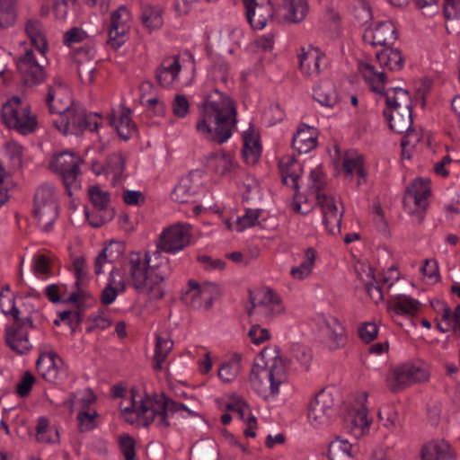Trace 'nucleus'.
Here are the masks:
<instances>
[{
	"label": "nucleus",
	"instance_id": "obj_55",
	"mask_svg": "<svg viewBox=\"0 0 460 460\" xmlns=\"http://www.w3.org/2000/svg\"><path fill=\"white\" fill-rule=\"evenodd\" d=\"M98 414L96 411L89 413L86 411H79L76 419L79 422L81 431H88L93 429L96 426V418Z\"/></svg>",
	"mask_w": 460,
	"mask_h": 460
},
{
	"label": "nucleus",
	"instance_id": "obj_20",
	"mask_svg": "<svg viewBox=\"0 0 460 460\" xmlns=\"http://www.w3.org/2000/svg\"><path fill=\"white\" fill-rule=\"evenodd\" d=\"M63 364L62 358L55 351L41 352L36 361V369L44 380L53 383Z\"/></svg>",
	"mask_w": 460,
	"mask_h": 460
},
{
	"label": "nucleus",
	"instance_id": "obj_36",
	"mask_svg": "<svg viewBox=\"0 0 460 460\" xmlns=\"http://www.w3.org/2000/svg\"><path fill=\"white\" fill-rule=\"evenodd\" d=\"M428 199L429 198L426 197H418L416 194L404 193L402 199L404 209L407 210L410 215H416L419 223H421L424 219V215L429 206Z\"/></svg>",
	"mask_w": 460,
	"mask_h": 460
},
{
	"label": "nucleus",
	"instance_id": "obj_17",
	"mask_svg": "<svg viewBox=\"0 0 460 460\" xmlns=\"http://www.w3.org/2000/svg\"><path fill=\"white\" fill-rule=\"evenodd\" d=\"M332 399L323 392L318 393L309 403L308 419L315 425L324 424L332 412Z\"/></svg>",
	"mask_w": 460,
	"mask_h": 460
},
{
	"label": "nucleus",
	"instance_id": "obj_64",
	"mask_svg": "<svg viewBox=\"0 0 460 460\" xmlns=\"http://www.w3.org/2000/svg\"><path fill=\"white\" fill-rule=\"evenodd\" d=\"M33 270L36 274L48 275L50 272V261L44 255L35 256L33 263Z\"/></svg>",
	"mask_w": 460,
	"mask_h": 460
},
{
	"label": "nucleus",
	"instance_id": "obj_61",
	"mask_svg": "<svg viewBox=\"0 0 460 460\" xmlns=\"http://www.w3.org/2000/svg\"><path fill=\"white\" fill-rule=\"evenodd\" d=\"M161 413V408L155 404V401L151 404H148L147 411L146 412H140L142 416L143 424L148 427L155 420H159V414ZM158 421H156L157 423Z\"/></svg>",
	"mask_w": 460,
	"mask_h": 460
},
{
	"label": "nucleus",
	"instance_id": "obj_30",
	"mask_svg": "<svg viewBox=\"0 0 460 460\" xmlns=\"http://www.w3.org/2000/svg\"><path fill=\"white\" fill-rule=\"evenodd\" d=\"M243 140L242 153L245 162L249 164H255L259 161L261 153L259 137L253 131H246L243 133Z\"/></svg>",
	"mask_w": 460,
	"mask_h": 460
},
{
	"label": "nucleus",
	"instance_id": "obj_41",
	"mask_svg": "<svg viewBox=\"0 0 460 460\" xmlns=\"http://www.w3.org/2000/svg\"><path fill=\"white\" fill-rule=\"evenodd\" d=\"M314 98L320 104L327 107H332L337 102L336 91L330 83L318 84L314 89Z\"/></svg>",
	"mask_w": 460,
	"mask_h": 460
},
{
	"label": "nucleus",
	"instance_id": "obj_9",
	"mask_svg": "<svg viewBox=\"0 0 460 460\" xmlns=\"http://www.w3.org/2000/svg\"><path fill=\"white\" fill-rule=\"evenodd\" d=\"M5 315L13 319L12 325L5 328V342L7 346L18 354H25L31 350L32 344L29 340L28 332H24L25 320L20 317V310L13 304L9 311L3 309Z\"/></svg>",
	"mask_w": 460,
	"mask_h": 460
},
{
	"label": "nucleus",
	"instance_id": "obj_19",
	"mask_svg": "<svg viewBox=\"0 0 460 460\" xmlns=\"http://www.w3.org/2000/svg\"><path fill=\"white\" fill-rule=\"evenodd\" d=\"M317 203L323 214V224L331 234L340 233L343 211L338 212L334 199L325 194H318Z\"/></svg>",
	"mask_w": 460,
	"mask_h": 460
},
{
	"label": "nucleus",
	"instance_id": "obj_2",
	"mask_svg": "<svg viewBox=\"0 0 460 460\" xmlns=\"http://www.w3.org/2000/svg\"><path fill=\"white\" fill-rule=\"evenodd\" d=\"M125 267L129 283L139 294L148 295L152 299L164 297L161 284L164 278L158 266L150 265L148 253L143 258L138 252H131Z\"/></svg>",
	"mask_w": 460,
	"mask_h": 460
},
{
	"label": "nucleus",
	"instance_id": "obj_37",
	"mask_svg": "<svg viewBox=\"0 0 460 460\" xmlns=\"http://www.w3.org/2000/svg\"><path fill=\"white\" fill-rule=\"evenodd\" d=\"M195 190L192 179L190 176L182 177L172 192V199L178 203L193 201Z\"/></svg>",
	"mask_w": 460,
	"mask_h": 460
},
{
	"label": "nucleus",
	"instance_id": "obj_12",
	"mask_svg": "<svg viewBox=\"0 0 460 460\" xmlns=\"http://www.w3.org/2000/svg\"><path fill=\"white\" fill-rule=\"evenodd\" d=\"M42 64L43 60L39 62L32 49L26 50L24 55L19 58L17 69L25 85L32 86L45 81L46 73Z\"/></svg>",
	"mask_w": 460,
	"mask_h": 460
},
{
	"label": "nucleus",
	"instance_id": "obj_1",
	"mask_svg": "<svg viewBox=\"0 0 460 460\" xmlns=\"http://www.w3.org/2000/svg\"><path fill=\"white\" fill-rule=\"evenodd\" d=\"M199 119L196 129L208 140L223 144L232 136L237 111L232 99L215 89L199 104Z\"/></svg>",
	"mask_w": 460,
	"mask_h": 460
},
{
	"label": "nucleus",
	"instance_id": "obj_46",
	"mask_svg": "<svg viewBox=\"0 0 460 460\" xmlns=\"http://www.w3.org/2000/svg\"><path fill=\"white\" fill-rule=\"evenodd\" d=\"M208 161L214 166L215 171L219 174L226 173L232 165V155L225 152L212 153Z\"/></svg>",
	"mask_w": 460,
	"mask_h": 460
},
{
	"label": "nucleus",
	"instance_id": "obj_5",
	"mask_svg": "<svg viewBox=\"0 0 460 460\" xmlns=\"http://www.w3.org/2000/svg\"><path fill=\"white\" fill-rule=\"evenodd\" d=\"M286 380V368L282 360L279 358L273 359L270 368L266 364L255 362L252 366L250 382L252 387L258 392H263L270 385L272 394L278 393L279 385Z\"/></svg>",
	"mask_w": 460,
	"mask_h": 460
},
{
	"label": "nucleus",
	"instance_id": "obj_14",
	"mask_svg": "<svg viewBox=\"0 0 460 460\" xmlns=\"http://www.w3.org/2000/svg\"><path fill=\"white\" fill-rule=\"evenodd\" d=\"M96 51L93 48L84 46L73 52V60L76 66L78 76L82 83L90 84L94 80L96 72Z\"/></svg>",
	"mask_w": 460,
	"mask_h": 460
},
{
	"label": "nucleus",
	"instance_id": "obj_26",
	"mask_svg": "<svg viewBox=\"0 0 460 460\" xmlns=\"http://www.w3.org/2000/svg\"><path fill=\"white\" fill-rule=\"evenodd\" d=\"M293 147L299 154H306L317 146V136L314 128L309 126L299 128L293 137Z\"/></svg>",
	"mask_w": 460,
	"mask_h": 460
},
{
	"label": "nucleus",
	"instance_id": "obj_15",
	"mask_svg": "<svg viewBox=\"0 0 460 460\" xmlns=\"http://www.w3.org/2000/svg\"><path fill=\"white\" fill-rule=\"evenodd\" d=\"M246 17L254 29L261 30L274 16V8L270 0H243Z\"/></svg>",
	"mask_w": 460,
	"mask_h": 460
},
{
	"label": "nucleus",
	"instance_id": "obj_63",
	"mask_svg": "<svg viewBox=\"0 0 460 460\" xmlns=\"http://www.w3.org/2000/svg\"><path fill=\"white\" fill-rule=\"evenodd\" d=\"M254 344H261L270 339V332L265 328H261L259 324L253 325L248 333Z\"/></svg>",
	"mask_w": 460,
	"mask_h": 460
},
{
	"label": "nucleus",
	"instance_id": "obj_43",
	"mask_svg": "<svg viewBox=\"0 0 460 460\" xmlns=\"http://www.w3.org/2000/svg\"><path fill=\"white\" fill-rule=\"evenodd\" d=\"M316 257V251L314 248H307L305 251V261L298 267H293L291 269L290 274L293 278L303 279L307 277L311 271L312 268L314 264Z\"/></svg>",
	"mask_w": 460,
	"mask_h": 460
},
{
	"label": "nucleus",
	"instance_id": "obj_40",
	"mask_svg": "<svg viewBox=\"0 0 460 460\" xmlns=\"http://www.w3.org/2000/svg\"><path fill=\"white\" fill-rule=\"evenodd\" d=\"M173 342L169 338H163L160 335H156L155 349L154 355V368L155 370L160 371L163 368V362L167 358L169 352L172 349Z\"/></svg>",
	"mask_w": 460,
	"mask_h": 460
},
{
	"label": "nucleus",
	"instance_id": "obj_11",
	"mask_svg": "<svg viewBox=\"0 0 460 460\" xmlns=\"http://www.w3.org/2000/svg\"><path fill=\"white\" fill-rule=\"evenodd\" d=\"M33 213L40 221L52 223L58 217V203L52 187L44 184L40 186L34 195Z\"/></svg>",
	"mask_w": 460,
	"mask_h": 460
},
{
	"label": "nucleus",
	"instance_id": "obj_32",
	"mask_svg": "<svg viewBox=\"0 0 460 460\" xmlns=\"http://www.w3.org/2000/svg\"><path fill=\"white\" fill-rule=\"evenodd\" d=\"M378 64L383 68L399 71L403 67L404 58L397 49L385 48L376 54Z\"/></svg>",
	"mask_w": 460,
	"mask_h": 460
},
{
	"label": "nucleus",
	"instance_id": "obj_57",
	"mask_svg": "<svg viewBox=\"0 0 460 460\" xmlns=\"http://www.w3.org/2000/svg\"><path fill=\"white\" fill-rule=\"evenodd\" d=\"M35 377L30 371H26L22 379L16 385V393L21 397H26L30 394Z\"/></svg>",
	"mask_w": 460,
	"mask_h": 460
},
{
	"label": "nucleus",
	"instance_id": "obj_16",
	"mask_svg": "<svg viewBox=\"0 0 460 460\" xmlns=\"http://www.w3.org/2000/svg\"><path fill=\"white\" fill-rule=\"evenodd\" d=\"M364 40L373 46L393 45L397 39V31L391 21L378 22L372 30H367Z\"/></svg>",
	"mask_w": 460,
	"mask_h": 460
},
{
	"label": "nucleus",
	"instance_id": "obj_13",
	"mask_svg": "<svg viewBox=\"0 0 460 460\" xmlns=\"http://www.w3.org/2000/svg\"><path fill=\"white\" fill-rule=\"evenodd\" d=\"M401 94L402 109L397 111H391L389 110L384 111V116L389 123V128L397 134H403L408 131H414L412 128V105L411 95H407L403 92H399Z\"/></svg>",
	"mask_w": 460,
	"mask_h": 460
},
{
	"label": "nucleus",
	"instance_id": "obj_24",
	"mask_svg": "<svg viewBox=\"0 0 460 460\" xmlns=\"http://www.w3.org/2000/svg\"><path fill=\"white\" fill-rule=\"evenodd\" d=\"M358 279L363 283L364 288L369 297L377 304L383 300V292L376 280L375 275L370 266L361 265L356 267Z\"/></svg>",
	"mask_w": 460,
	"mask_h": 460
},
{
	"label": "nucleus",
	"instance_id": "obj_23",
	"mask_svg": "<svg viewBox=\"0 0 460 460\" xmlns=\"http://www.w3.org/2000/svg\"><path fill=\"white\" fill-rule=\"evenodd\" d=\"M279 169L283 184L288 185V179H290L291 188L296 195L299 190L298 180L303 173L301 164L293 155H285L279 162Z\"/></svg>",
	"mask_w": 460,
	"mask_h": 460
},
{
	"label": "nucleus",
	"instance_id": "obj_35",
	"mask_svg": "<svg viewBox=\"0 0 460 460\" xmlns=\"http://www.w3.org/2000/svg\"><path fill=\"white\" fill-rule=\"evenodd\" d=\"M280 7L287 11L285 19L291 22H300L308 12L307 0H281Z\"/></svg>",
	"mask_w": 460,
	"mask_h": 460
},
{
	"label": "nucleus",
	"instance_id": "obj_48",
	"mask_svg": "<svg viewBox=\"0 0 460 460\" xmlns=\"http://www.w3.org/2000/svg\"><path fill=\"white\" fill-rule=\"evenodd\" d=\"M319 60L320 56L315 50L314 52L303 53L300 56L299 67L300 69L308 74L319 73Z\"/></svg>",
	"mask_w": 460,
	"mask_h": 460
},
{
	"label": "nucleus",
	"instance_id": "obj_59",
	"mask_svg": "<svg viewBox=\"0 0 460 460\" xmlns=\"http://www.w3.org/2000/svg\"><path fill=\"white\" fill-rule=\"evenodd\" d=\"M260 212L257 209H247L243 217H239L237 220V227L239 231H243L246 227H251L256 225Z\"/></svg>",
	"mask_w": 460,
	"mask_h": 460
},
{
	"label": "nucleus",
	"instance_id": "obj_18",
	"mask_svg": "<svg viewBox=\"0 0 460 460\" xmlns=\"http://www.w3.org/2000/svg\"><path fill=\"white\" fill-rule=\"evenodd\" d=\"M181 70V65L178 55L172 58L166 57L155 69V77L161 87L167 88L178 79Z\"/></svg>",
	"mask_w": 460,
	"mask_h": 460
},
{
	"label": "nucleus",
	"instance_id": "obj_4",
	"mask_svg": "<svg viewBox=\"0 0 460 460\" xmlns=\"http://www.w3.org/2000/svg\"><path fill=\"white\" fill-rule=\"evenodd\" d=\"M1 117L7 128L22 135L32 133L38 126L36 115L31 113L29 105H22L18 96H13L3 105Z\"/></svg>",
	"mask_w": 460,
	"mask_h": 460
},
{
	"label": "nucleus",
	"instance_id": "obj_6",
	"mask_svg": "<svg viewBox=\"0 0 460 460\" xmlns=\"http://www.w3.org/2000/svg\"><path fill=\"white\" fill-rule=\"evenodd\" d=\"M429 373L421 365L407 362L391 367L386 376V385L392 393H398L414 383L427 381Z\"/></svg>",
	"mask_w": 460,
	"mask_h": 460
},
{
	"label": "nucleus",
	"instance_id": "obj_58",
	"mask_svg": "<svg viewBox=\"0 0 460 460\" xmlns=\"http://www.w3.org/2000/svg\"><path fill=\"white\" fill-rule=\"evenodd\" d=\"M377 333L378 328L374 323H365L358 328V335L366 343H369L374 341L377 337Z\"/></svg>",
	"mask_w": 460,
	"mask_h": 460
},
{
	"label": "nucleus",
	"instance_id": "obj_31",
	"mask_svg": "<svg viewBox=\"0 0 460 460\" xmlns=\"http://www.w3.org/2000/svg\"><path fill=\"white\" fill-rule=\"evenodd\" d=\"M420 307V303L406 295H396L388 304V309L397 314L415 315Z\"/></svg>",
	"mask_w": 460,
	"mask_h": 460
},
{
	"label": "nucleus",
	"instance_id": "obj_54",
	"mask_svg": "<svg viewBox=\"0 0 460 460\" xmlns=\"http://www.w3.org/2000/svg\"><path fill=\"white\" fill-rule=\"evenodd\" d=\"M172 111L175 117L184 118L190 111V102L185 95L177 94L172 102Z\"/></svg>",
	"mask_w": 460,
	"mask_h": 460
},
{
	"label": "nucleus",
	"instance_id": "obj_51",
	"mask_svg": "<svg viewBox=\"0 0 460 460\" xmlns=\"http://www.w3.org/2000/svg\"><path fill=\"white\" fill-rule=\"evenodd\" d=\"M405 192L416 194V196L429 198L431 195L430 181L429 179L417 178L406 188Z\"/></svg>",
	"mask_w": 460,
	"mask_h": 460
},
{
	"label": "nucleus",
	"instance_id": "obj_50",
	"mask_svg": "<svg viewBox=\"0 0 460 460\" xmlns=\"http://www.w3.org/2000/svg\"><path fill=\"white\" fill-rule=\"evenodd\" d=\"M128 29V24H120L119 27L110 26L108 44L114 49H119L126 41Z\"/></svg>",
	"mask_w": 460,
	"mask_h": 460
},
{
	"label": "nucleus",
	"instance_id": "obj_28",
	"mask_svg": "<svg viewBox=\"0 0 460 460\" xmlns=\"http://www.w3.org/2000/svg\"><path fill=\"white\" fill-rule=\"evenodd\" d=\"M345 423L348 431L355 438L363 436L370 426V421L364 408L349 411L345 418Z\"/></svg>",
	"mask_w": 460,
	"mask_h": 460
},
{
	"label": "nucleus",
	"instance_id": "obj_22",
	"mask_svg": "<svg viewBox=\"0 0 460 460\" xmlns=\"http://www.w3.org/2000/svg\"><path fill=\"white\" fill-rule=\"evenodd\" d=\"M155 404L161 408V413L159 414V420L157 422V426H159L160 428L170 427L168 417L172 416L175 413L185 411L188 413L189 416L197 415L194 411H192L183 403L175 402L174 400L164 396V394H162L159 397L155 398Z\"/></svg>",
	"mask_w": 460,
	"mask_h": 460
},
{
	"label": "nucleus",
	"instance_id": "obj_38",
	"mask_svg": "<svg viewBox=\"0 0 460 460\" xmlns=\"http://www.w3.org/2000/svg\"><path fill=\"white\" fill-rule=\"evenodd\" d=\"M36 439L40 443L51 444L59 442V433L56 427L49 426L46 417H40L36 426Z\"/></svg>",
	"mask_w": 460,
	"mask_h": 460
},
{
	"label": "nucleus",
	"instance_id": "obj_7",
	"mask_svg": "<svg viewBox=\"0 0 460 460\" xmlns=\"http://www.w3.org/2000/svg\"><path fill=\"white\" fill-rule=\"evenodd\" d=\"M358 69L361 72L364 79L370 84V88L373 92L383 94L385 96V104L387 109L391 111H397L402 109L401 94L399 92H403L410 95L409 92L400 87L392 89L393 96L389 92H385L384 84L386 82V75L384 72H377L374 66L368 63H359Z\"/></svg>",
	"mask_w": 460,
	"mask_h": 460
},
{
	"label": "nucleus",
	"instance_id": "obj_45",
	"mask_svg": "<svg viewBox=\"0 0 460 460\" xmlns=\"http://www.w3.org/2000/svg\"><path fill=\"white\" fill-rule=\"evenodd\" d=\"M240 360L241 356L234 355L231 361L222 364L217 373L219 378L226 383L233 381L240 370Z\"/></svg>",
	"mask_w": 460,
	"mask_h": 460
},
{
	"label": "nucleus",
	"instance_id": "obj_3",
	"mask_svg": "<svg viewBox=\"0 0 460 460\" xmlns=\"http://www.w3.org/2000/svg\"><path fill=\"white\" fill-rule=\"evenodd\" d=\"M55 93L54 88L49 86L46 102L50 113L59 115L58 119L53 121L54 126L58 131L66 135L69 132L78 134L85 129H89L90 131H96L98 129L99 124L96 120L92 121V115H87L85 110L83 108L73 107L71 99H67L66 105L62 107L52 105Z\"/></svg>",
	"mask_w": 460,
	"mask_h": 460
},
{
	"label": "nucleus",
	"instance_id": "obj_60",
	"mask_svg": "<svg viewBox=\"0 0 460 460\" xmlns=\"http://www.w3.org/2000/svg\"><path fill=\"white\" fill-rule=\"evenodd\" d=\"M443 14L447 20L460 17V0H444Z\"/></svg>",
	"mask_w": 460,
	"mask_h": 460
},
{
	"label": "nucleus",
	"instance_id": "obj_27",
	"mask_svg": "<svg viewBox=\"0 0 460 460\" xmlns=\"http://www.w3.org/2000/svg\"><path fill=\"white\" fill-rule=\"evenodd\" d=\"M219 449L212 438L197 441L190 448V460H219Z\"/></svg>",
	"mask_w": 460,
	"mask_h": 460
},
{
	"label": "nucleus",
	"instance_id": "obj_21",
	"mask_svg": "<svg viewBox=\"0 0 460 460\" xmlns=\"http://www.w3.org/2000/svg\"><path fill=\"white\" fill-rule=\"evenodd\" d=\"M456 453L444 439L430 440L420 449V460H456Z\"/></svg>",
	"mask_w": 460,
	"mask_h": 460
},
{
	"label": "nucleus",
	"instance_id": "obj_44",
	"mask_svg": "<svg viewBox=\"0 0 460 460\" xmlns=\"http://www.w3.org/2000/svg\"><path fill=\"white\" fill-rule=\"evenodd\" d=\"M16 0H0V27L8 28L16 21Z\"/></svg>",
	"mask_w": 460,
	"mask_h": 460
},
{
	"label": "nucleus",
	"instance_id": "obj_33",
	"mask_svg": "<svg viewBox=\"0 0 460 460\" xmlns=\"http://www.w3.org/2000/svg\"><path fill=\"white\" fill-rule=\"evenodd\" d=\"M258 305L261 308V314L268 319H272L284 310L279 296L270 288L264 291Z\"/></svg>",
	"mask_w": 460,
	"mask_h": 460
},
{
	"label": "nucleus",
	"instance_id": "obj_47",
	"mask_svg": "<svg viewBox=\"0 0 460 460\" xmlns=\"http://www.w3.org/2000/svg\"><path fill=\"white\" fill-rule=\"evenodd\" d=\"M89 199L93 206L98 210H105L110 203V194L102 190L98 185L90 186L88 189Z\"/></svg>",
	"mask_w": 460,
	"mask_h": 460
},
{
	"label": "nucleus",
	"instance_id": "obj_25",
	"mask_svg": "<svg viewBox=\"0 0 460 460\" xmlns=\"http://www.w3.org/2000/svg\"><path fill=\"white\" fill-rule=\"evenodd\" d=\"M131 110L127 107H121V112L117 118L112 112L108 116L109 123L112 126L120 138L128 140L135 131V124L130 117Z\"/></svg>",
	"mask_w": 460,
	"mask_h": 460
},
{
	"label": "nucleus",
	"instance_id": "obj_56",
	"mask_svg": "<svg viewBox=\"0 0 460 460\" xmlns=\"http://www.w3.org/2000/svg\"><path fill=\"white\" fill-rule=\"evenodd\" d=\"M378 418L384 420V426L387 429H394L398 425V413L394 407L389 406L383 411H378Z\"/></svg>",
	"mask_w": 460,
	"mask_h": 460
},
{
	"label": "nucleus",
	"instance_id": "obj_8",
	"mask_svg": "<svg viewBox=\"0 0 460 460\" xmlns=\"http://www.w3.org/2000/svg\"><path fill=\"white\" fill-rule=\"evenodd\" d=\"M82 163L79 156L69 152L58 154L50 162V168L61 177L69 196L72 195V188H79L77 178L81 174L79 165Z\"/></svg>",
	"mask_w": 460,
	"mask_h": 460
},
{
	"label": "nucleus",
	"instance_id": "obj_53",
	"mask_svg": "<svg viewBox=\"0 0 460 460\" xmlns=\"http://www.w3.org/2000/svg\"><path fill=\"white\" fill-rule=\"evenodd\" d=\"M135 445L134 438L128 434H123L119 437V449L125 460H135Z\"/></svg>",
	"mask_w": 460,
	"mask_h": 460
},
{
	"label": "nucleus",
	"instance_id": "obj_34",
	"mask_svg": "<svg viewBox=\"0 0 460 460\" xmlns=\"http://www.w3.org/2000/svg\"><path fill=\"white\" fill-rule=\"evenodd\" d=\"M326 326L329 331L328 339L330 349H337L344 347L348 339L345 328L341 325L340 321L335 317H331L326 320Z\"/></svg>",
	"mask_w": 460,
	"mask_h": 460
},
{
	"label": "nucleus",
	"instance_id": "obj_42",
	"mask_svg": "<svg viewBox=\"0 0 460 460\" xmlns=\"http://www.w3.org/2000/svg\"><path fill=\"white\" fill-rule=\"evenodd\" d=\"M328 456L331 460H352L351 444L336 438L329 446Z\"/></svg>",
	"mask_w": 460,
	"mask_h": 460
},
{
	"label": "nucleus",
	"instance_id": "obj_29",
	"mask_svg": "<svg viewBox=\"0 0 460 460\" xmlns=\"http://www.w3.org/2000/svg\"><path fill=\"white\" fill-rule=\"evenodd\" d=\"M119 273V270L115 268H113L110 272L109 282L102 289L100 296V301L103 305H111L115 301L119 292H124L126 290V281L122 279L119 281H117L115 279V274Z\"/></svg>",
	"mask_w": 460,
	"mask_h": 460
},
{
	"label": "nucleus",
	"instance_id": "obj_62",
	"mask_svg": "<svg viewBox=\"0 0 460 460\" xmlns=\"http://www.w3.org/2000/svg\"><path fill=\"white\" fill-rule=\"evenodd\" d=\"M73 266L76 277L75 285L79 286L87 276V266L84 257H76L73 261Z\"/></svg>",
	"mask_w": 460,
	"mask_h": 460
},
{
	"label": "nucleus",
	"instance_id": "obj_49",
	"mask_svg": "<svg viewBox=\"0 0 460 460\" xmlns=\"http://www.w3.org/2000/svg\"><path fill=\"white\" fill-rule=\"evenodd\" d=\"M126 159L120 153H114L107 157V173L113 174L115 180H119L125 169Z\"/></svg>",
	"mask_w": 460,
	"mask_h": 460
},
{
	"label": "nucleus",
	"instance_id": "obj_10",
	"mask_svg": "<svg viewBox=\"0 0 460 460\" xmlns=\"http://www.w3.org/2000/svg\"><path fill=\"white\" fill-rule=\"evenodd\" d=\"M190 226L177 223L162 232L157 247L165 252H175L184 249L190 243Z\"/></svg>",
	"mask_w": 460,
	"mask_h": 460
},
{
	"label": "nucleus",
	"instance_id": "obj_52",
	"mask_svg": "<svg viewBox=\"0 0 460 460\" xmlns=\"http://www.w3.org/2000/svg\"><path fill=\"white\" fill-rule=\"evenodd\" d=\"M131 394V403L129 407H126L123 411L126 412H136L140 417V412H146L147 411L148 404H151V400L146 397V399L140 398L137 400V390L132 387L130 390Z\"/></svg>",
	"mask_w": 460,
	"mask_h": 460
},
{
	"label": "nucleus",
	"instance_id": "obj_39",
	"mask_svg": "<svg viewBox=\"0 0 460 460\" xmlns=\"http://www.w3.org/2000/svg\"><path fill=\"white\" fill-rule=\"evenodd\" d=\"M140 18L143 24L149 31L159 29L164 22L162 10L158 6H142Z\"/></svg>",
	"mask_w": 460,
	"mask_h": 460
}]
</instances>
